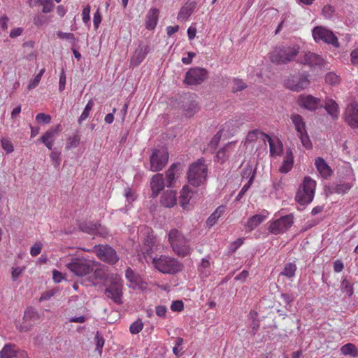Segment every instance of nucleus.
<instances>
[{
    "label": "nucleus",
    "mask_w": 358,
    "mask_h": 358,
    "mask_svg": "<svg viewBox=\"0 0 358 358\" xmlns=\"http://www.w3.org/2000/svg\"><path fill=\"white\" fill-rule=\"evenodd\" d=\"M352 187V185L348 182H343L337 184L335 187V192L338 194H345L346 193L350 188Z\"/></svg>",
    "instance_id": "47"
},
{
    "label": "nucleus",
    "mask_w": 358,
    "mask_h": 358,
    "mask_svg": "<svg viewBox=\"0 0 358 358\" xmlns=\"http://www.w3.org/2000/svg\"><path fill=\"white\" fill-rule=\"evenodd\" d=\"M106 296L117 304H122V285L119 282H112L105 289Z\"/></svg>",
    "instance_id": "14"
},
{
    "label": "nucleus",
    "mask_w": 358,
    "mask_h": 358,
    "mask_svg": "<svg viewBox=\"0 0 358 358\" xmlns=\"http://www.w3.org/2000/svg\"><path fill=\"white\" fill-rule=\"evenodd\" d=\"M39 318L38 313L35 310L34 308L30 307L27 308L24 314L23 320L26 323L32 322L37 320Z\"/></svg>",
    "instance_id": "34"
},
{
    "label": "nucleus",
    "mask_w": 358,
    "mask_h": 358,
    "mask_svg": "<svg viewBox=\"0 0 358 358\" xmlns=\"http://www.w3.org/2000/svg\"><path fill=\"white\" fill-rule=\"evenodd\" d=\"M45 72V69H43L40 71V72L34 77V78L30 82V83L28 85V88L29 90L32 88H35L38 84L39 83L42 76L43 75Z\"/></svg>",
    "instance_id": "50"
},
{
    "label": "nucleus",
    "mask_w": 358,
    "mask_h": 358,
    "mask_svg": "<svg viewBox=\"0 0 358 358\" xmlns=\"http://www.w3.org/2000/svg\"><path fill=\"white\" fill-rule=\"evenodd\" d=\"M17 350L15 344L7 343L0 351V358H15Z\"/></svg>",
    "instance_id": "27"
},
{
    "label": "nucleus",
    "mask_w": 358,
    "mask_h": 358,
    "mask_svg": "<svg viewBox=\"0 0 358 358\" xmlns=\"http://www.w3.org/2000/svg\"><path fill=\"white\" fill-rule=\"evenodd\" d=\"M351 62L354 65H358V49L353 50L350 53Z\"/></svg>",
    "instance_id": "64"
},
{
    "label": "nucleus",
    "mask_w": 358,
    "mask_h": 358,
    "mask_svg": "<svg viewBox=\"0 0 358 358\" xmlns=\"http://www.w3.org/2000/svg\"><path fill=\"white\" fill-rule=\"evenodd\" d=\"M46 22L45 17L43 15H36L34 18V24L38 27L43 26Z\"/></svg>",
    "instance_id": "60"
},
{
    "label": "nucleus",
    "mask_w": 358,
    "mask_h": 358,
    "mask_svg": "<svg viewBox=\"0 0 358 358\" xmlns=\"http://www.w3.org/2000/svg\"><path fill=\"white\" fill-rule=\"evenodd\" d=\"M159 10L157 8H151L145 16V27L148 30L155 28L159 18Z\"/></svg>",
    "instance_id": "20"
},
{
    "label": "nucleus",
    "mask_w": 358,
    "mask_h": 358,
    "mask_svg": "<svg viewBox=\"0 0 358 358\" xmlns=\"http://www.w3.org/2000/svg\"><path fill=\"white\" fill-rule=\"evenodd\" d=\"M295 129L299 134L306 131V124L303 117L299 114H292L290 117Z\"/></svg>",
    "instance_id": "29"
},
{
    "label": "nucleus",
    "mask_w": 358,
    "mask_h": 358,
    "mask_svg": "<svg viewBox=\"0 0 358 358\" xmlns=\"http://www.w3.org/2000/svg\"><path fill=\"white\" fill-rule=\"evenodd\" d=\"M326 83H329L331 85H334L336 83H338L340 81L339 77L335 74L334 73H329L325 76Z\"/></svg>",
    "instance_id": "49"
},
{
    "label": "nucleus",
    "mask_w": 358,
    "mask_h": 358,
    "mask_svg": "<svg viewBox=\"0 0 358 358\" xmlns=\"http://www.w3.org/2000/svg\"><path fill=\"white\" fill-rule=\"evenodd\" d=\"M80 138L78 135H75L72 137H70L67 139L66 149L70 150L73 148H76L80 143Z\"/></svg>",
    "instance_id": "44"
},
{
    "label": "nucleus",
    "mask_w": 358,
    "mask_h": 358,
    "mask_svg": "<svg viewBox=\"0 0 358 358\" xmlns=\"http://www.w3.org/2000/svg\"><path fill=\"white\" fill-rule=\"evenodd\" d=\"M161 203L165 207H173L176 203V192L173 190L165 192L162 196Z\"/></svg>",
    "instance_id": "25"
},
{
    "label": "nucleus",
    "mask_w": 358,
    "mask_h": 358,
    "mask_svg": "<svg viewBox=\"0 0 358 358\" xmlns=\"http://www.w3.org/2000/svg\"><path fill=\"white\" fill-rule=\"evenodd\" d=\"M225 207L224 206H220L216 210L210 215V216L206 220V224L210 227L215 224L217 220L224 213Z\"/></svg>",
    "instance_id": "30"
},
{
    "label": "nucleus",
    "mask_w": 358,
    "mask_h": 358,
    "mask_svg": "<svg viewBox=\"0 0 358 358\" xmlns=\"http://www.w3.org/2000/svg\"><path fill=\"white\" fill-rule=\"evenodd\" d=\"M258 134L262 135V133L257 129L250 131L247 135V141L250 142L255 141L257 138Z\"/></svg>",
    "instance_id": "63"
},
{
    "label": "nucleus",
    "mask_w": 358,
    "mask_h": 358,
    "mask_svg": "<svg viewBox=\"0 0 358 358\" xmlns=\"http://www.w3.org/2000/svg\"><path fill=\"white\" fill-rule=\"evenodd\" d=\"M62 131V127L60 124L56 127H52L48 130L41 138L40 141L43 143H48V141H54V137L56 134Z\"/></svg>",
    "instance_id": "31"
},
{
    "label": "nucleus",
    "mask_w": 358,
    "mask_h": 358,
    "mask_svg": "<svg viewBox=\"0 0 358 358\" xmlns=\"http://www.w3.org/2000/svg\"><path fill=\"white\" fill-rule=\"evenodd\" d=\"M208 77L207 69L201 67L191 68L185 73V82L189 85H197L203 83Z\"/></svg>",
    "instance_id": "11"
},
{
    "label": "nucleus",
    "mask_w": 358,
    "mask_h": 358,
    "mask_svg": "<svg viewBox=\"0 0 358 358\" xmlns=\"http://www.w3.org/2000/svg\"><path fill=\"white\" fill-rule=\"evenodd\" d=\"M50 158L52 161L53 165L57 168L60 164V152L57 151H52L50 154Z\"/></svg>",
    "instance_id": "56"
},
{
    "label": "nucleus",
    "mask_w": 358,
    "mask_h": 358,
    "mask_svg": "<svg viewBox=\"0 0 358 358\" xmlns=\"http://www.w3.org/2000/svg\"><path fill=\"white\" fill-rule=\"evenodd\" d=\"M324 108L333 120L338 118V105L335 101L328 100L325 103Z\"/></svg>",
    "instance_id": "28"
},
{
    "label": "nucleus",
    "mask_w": 358,
    "mask_h": 358,
    "mask_svg": "<svg viewBox=\"0 0 358 358\" xmlns=\"http://www.w3.org/2000/svg\"><path fill=\"white\" fill-rule=\"evenodd\" d=\"M208 167L205 164V159L200 158L192 163L187 172L188 182L193 187H199L204 183L206 180Z\"/></svg>",
    "instance_id": "2"
},
{
    "label": "nucleus",
    "mask_w": 358,
    "mask_h": 358,
    "mask_svg": "<svg viewBox=\"0 0 358 358\" xmlns=\"http://www.w3.org/2000/svg\"><path fill=\"white\" fill-rule=\"evenodd\" d=\"M254 181V174L250 177V180L248 181V182L242 187L240 192L237 195L236 198V201H239L241 199L243 196L245 194V192L248 190V189L252 185V182Z\"/></svg>",
    "instance_id": "46"
},
{
    "label": "nucleus",
    "mask_w": 358,
    "mask_h": 358,
    "mask_svg": "<svg viewBox=\"0 0 358 358\" xmlns=\"http://www.w3.org/2000/svg\"><path fill=\"white\" fill-rule=\"evenodd\" d=\"M101 14L99 11V10L98 9L96 13L94 14V17H93V23H94V29H97L99 28V26L101 22Z\"/></svg>",
    "instance_id": "59"
},
{
    "label": "nucleus",
    "mask_w": 358,
    "mask_h": 358,
    "mask_svg": "<svg viewBox=\"0 0 358 358\" xmlns=\"http://www.w3.org/2000/svg\"><path fill=\"white\" fill-rule=\"evenodd\" d=\"M315 164L317 167V171L324 178H327L331 176V170L327 162L322 157H317L315 159Z\"/></svg>",
    "instance_id": "26"
},
{
    "label": "nucleus",
    "mask_w": 358,
    "mask_h": 358,
    "mask_svg": "<svg viewBox=\"0 0 358 358\" xmlns=\"http://www.w3.org/2000/svg\"><path fill=\"white\" fill-rule=\"evenodd\" d=\"M90 6L89 5L86 6L82 12V18L83 21L85 24H89L90 21Z\"/></svg>",
    "instance_id": "55"
},
{
    "label": "nucleus",
    "mask_w": 358,
    "mask_h": 358,
    "mask_svg": "<svg viewBox=\"0 0 358 358\" xmlns=\"http://www.w3.org/2000/svg\"><path fill=\"white\" fill-rule=\"evenodd\" d=\"M184 308V303L182 301L177 300L173 301L171 306V309L173 311H178L180 312Z\"/></svg>",
    "instance_id": "57"
},
{
    "label": "nucleus",
    "mask_w": 358,
    "mask_h": 358,
    "mask_svg": "<svg viewBox=\"0 0 358 358\" xmlns=\"http://www.w3.org/2000/svg\"><path fill=\"white\" fill-rule=\"evenodd\" d=\"M196 7V3L187 2L180 10L178 15V20L183 22L186 21L192 14Z\"/></svg>",
    "instance_id": "22"
},
{
    "label": "nucleus",
    "mask_w": 358,
    "mask_h": 358,
    "mask_svg": "<svg viewBox=\"0 0 358 358\" xmlns=\"http://www.w3.org/2000/svg\"><path fill=\"white\" fill-rule=\"evenodd\" d=\"M262 136H263V140L264 141L267 140L269 143L271 155H280L282 150V143L280 141H278L277 144H275L271 136L264 133H262Z\"/></svg>",
    "instance_id": "24"
},
{
    "label": "nucleus",
    "mask_w": 358,
    "mask_h": 358,
    "mask_svg": "<svg viewBox=\"0 0 358 358\" xmlns=\"http://www.w3.org/2000/svg\"><path fill=\"white\" fill-rule=\"evenodd\" d=\"M152 264L156 269L165 274H176L184 268L183 264L177 259L166 255L153 258Z\"/></svg>",
    "instance_id": "3"
},
{
    "label": "nucleus",
    "mask_w": 358,
    "mask_h": 358,
    "mask_svg": "<svg viewBox=\"0 0 358 358\" xmlns=\"http://www.w3.org/2000/svg\"><path fill=\"white\" fill-rule=\"evenodd\" d=\"M210 266V262L206 258H203L199 266V270L201 273H205V269Z\"/></svg>",
    "instance_id": "61"
},
{
    "label": "nucleus",
    "mask_w": 358,
    "mask_h": 358,
    "mask_svg": "<svg viewBox=\"0 0 358 358\" xmlns=\"http://www.w3.org/2000/svg\"><path fill=\"white\" fill-rule=\"evenodd\" d=\"M299 104L309 110H315L319 107H322L321 100L311 95L301 96L299 99Z\"/></svg>",
    "instance_id": "17"
},
{
    "label": "nucleus",
    "mask_w": 358,
    "mask_h": 358,
    "mask_svg": "<svg viewBox=\"0 0 358 358\" xmlns=\"http://www.w3.org/2000/svg\"><path fill=\"white\" fill-rule=\"evenodd\" d=\"M150 51V48L147 45H139L136 49L132 57L131 58L130 64L133 66H138L146 57Z\"/></svg>",
    "instance_id": "16"
},
{
    "label": "nucleus",
    "mask_w": 358,
    "mask_h": 358,
    "mask_svg": "<svg viewBox=\"0 0 358 358\" xmlns=\"http://www.w3.org/2000/svg\"><path fill=\"white\" fill-rule=\"evenodd\" d=\"M36 120L38 123L49 124L51 120V117L49 115L41 113L36 115Z\"/></svg>",
    "instance_id": "53"
},
{
    "label": "nucleus",
    "mask_w": 358,
    "mask_h": 358,
    "mask_svg": "<svg viewBox=\"0 0 358 358\" xmlns=\"http://www.w3.org/2000/svg\"><path fill=\"white\" fill-rule=\"evenodd\" d=\"M1 146L4 150H6L8 153L12 152L13 151V146L10 140L7 138L1 139Z\"/></svg>",
    "instance_id": "54"
},
{
    "label": "nucleus",
    "mask_w": 358,
    "mask_h": 358,
    "mask_svg": "<svg viewBox=\"0 0 358 358\" xmlns=\"http://www.w3.org/2000/svg\"><path fill=\"white\" fill-rule=\"evenodd\" d=\"M155 245L154 236L148 234L143 243V250L144 253L150 255L152 252V248Z\"/></svg>",
    "instance_id": "36"
},
{
    "label": "nucleus",
    "mask_w": 358,
    "mask_h": 358,
    "mask_svg": "<svg viewBox=\"0 0 358 358\" xmlns=\"http://www.w3.org/2000/svg\"><path fill=\"white\" fill-rule=\"evenodd\" d=\"M33 325V323L32 322H24V321L23 320V322L22 324H21L20 325H17V328L19 329V331H22V332H26V331H28L31 326Z\"/></svg>",
    "instance_id": "62"
},
{
    "label": "nucleus",
    "mask_w": 358,
    "mask_h": 358,
    "mask_svg": "<svg viewBox=\"0 0 358 358\" xmlns=\"http://www.w3.org/2000/svg\"><path fill=\"white\" fill-rule=\"evenodd\" d=\"M301 64L308 65L310 67H322L324 64V59L319 55L308 52L304 54L303 59L301 61Z\"/></svg>",
    "instance_id": "18"
},
{
    "label": "nucleus",
    "mask_w": 358,
    "mask_h": 358,
    "mask_svg": "<svg viewBox=\"0 0 358 358\" xmlns=\"http://www.w3.org/2000/svg\"><path fill=\"white\" fill-rule=\"evenodd\" d=\"M95 341H96V350L98 351V352L101 355L102 352V348L104 345V339L100 335L99 331L96 332L95 335Z\"/></svg>",
    "instance_id": "48"
},
{
    "label": "nucleus",
    "mask_w": 358,
    "mask_h": 358,
    "mask_svg": "<svg viewBox=\"0 0 358 358\" xmlns=\"http://www.w3.org/2000/svg\"><path fill=\"white\" fill-rule=\"evenodd\" d=\"M150 187L152 191V196L153 198L157 197L164 187V180L162 174L157 173L152 178Z\"/></svg>",
    "instance_id": "19"
},
{
    "label": "nucleus",
    "mask_w": 358,
    "mask_h": 358,
    "mask_svg": "<svg viewBox=\"0 0 358 358\" xmlns=\"http://www.w3.org/2000/svg\"><path fill=\"white\" fill-rule=\"evenodd\" d=\"M57 36L60 39L69 40V41H71L73 43H74L76 41L74 34L72 33H66V32H62L61 31H59L57 32Z\"/></svg>",
    "instance_id": "51"
},
{
    "label": "nucleus",
    "mask_w": 358,
    "mask_h": 358,
    "mask_svg": "<svg viewBox=\"0 0 358 358\" xmlns=\"http://www.w3.org/2000/svg\"><path fill=\"white\" fill-rule=\"evenodd\" d=\"M265 217V216L262 215H255L249 219L247 223V227L250 231H252L263 222Z\"/></svg>",
    "instance_id": "35"
},
{
    "label": "nucleus",
    "mask_w": 358,
    "mask_h": 358,
    "mask_svg": "<svg viewBox=\"0 0 358 358\" xmlns=\"http://www.w3.org/2000/svg\"><path fill=\"white\" fill-rule=\"evenodd\" d=\"M309 80L304 75L293 76L291 80H288L287 87L289 90H303L308 87Z\"/></svg>",
    "instance_id": "15"
},
{
    "label": "nucleus",
    "mask_w": 358,
    "mask_h": 358,
    "mask_svg": "<svg viewBox=\"0 0 358 358\" xmlns=\"http://www.w3.org/2000/svg\"><path fill=\"white\" fill-rule=\"evenodd\" d=\"M294 217L292 214L282 216L273 222L269 226V231L273 234L284 233L291 227L294 222Z\"/></svg>",
    "instance_id": "12"
},
{
    "label": "nucleus",
    "mask_w": 358,
    "mask_h": 358,
    "mask_svg": "<svg viewBox=\"0 0 358 358\" xmlns=\"http://www.w3.org/2000/svg\"><path fill=\"white\" fill-rule=\"evenodd\" d=\"M42 244L40 243H36L30 249V254L33 257H36L39 255L41 252Z\"/></svg>",
    "instance_id": "58"
},
{
    "label": "nucleus",
    "mask_w": 358,
    "mask_h": 358,
    "mask_svg": "<svg viewBox=\"0 0 358 358\" xmlns=\"http://www.w3.org/2000/svg\"><path fill=\"white\" fill-rule=\"evenodd\" d=\"M313 37L315 42L320 41L327 44H331L335 48L339 47L338 38L331 30H329L322 26L315 27L312 31Z\"/></svg>",
    "instance_id": "9"
},
{
    "label": "nucleus",
    "mask_w": 358,
    "mask_h": 358,
    "mask_svg": "<svg viewBox=\"0 0 358 358\" xmlns=\"http://www.w3.org/2000/svg\"><path fill=\"white\" fill-rule=\"evenodd\" d=\"M256 171L253 170L252 166L250 164H247L242 170L241 176L242 178H250V177L254 174V177L255 176Z\"/></svg>",
    "instance_id": "45"
},
{
    "label": "nucleus",
    "mask_w": 358,
    "mask_h": 358,
    "mask_svg": "<svg viewBox=\"0 0 358 358\" xmlns=\"http://www.w3.org/2000/svg\"><path fill=\"white\" fill-rule=\"evenodd\" d=\"M180 163L173 164L166 172V178L168 187H172L173 182L175 180V175L180 166Z\"/></svg>",
    "instance_id": "33"
},
{
    "label": "nucleus",
    "mask_w": 358,
    "mask_h": 358,
    "mask_svg": "<svg viewBox=\"0 0 358 358\" xmlns=\"http://www.w3.org/2000/svg\"><path fill=\"white\" fill-rule=\"evenodd\" d=\"M191 194H192V191L187 186H184L179 197V202L183 208L189 203L192 197Z\"/></svg>",
    "instance_id": "32"
},
{
    "label": "nucleus",
    "mask_w": 358,
    "mask_h": 358,
    "mask_svg": "<svg viewBox=\"0 0 358 358\" xmlns=\"http://www.w3.org/2000/svg\"><path fill=\"white\" fill-rule=\"evenodd\" d=\"M95 264H98L83 257H72L66 266L77 276H85L93 271Z\"/></svg>",
    "instance_id": "7"
},
{
    "label": "nucleus",
    "mask_w": 358,
    "mask_h": 358,
    "mask_svg": "<svg viewBox=\"0 0 358 358\" xmlns=\"http://www.w3.org/2000/svg\"><path fill=\"white\" fill-rule=\"evenodd\" d=\"M197 99V96L194 93L184 92L178 100H175L173 105L181 108L186 117H191L200 109Z\"/></svg>",
    "instance_id": "4"
},
{
    "label": "nucleus",
    "mask_w": 358,
    "mask_h": 358,
    "mask_svg": "<svg viewBox=\"0 0 358 358\" xmlns=\"http://www.w3.org/2000/svg\"><path fill=\"white\" fill-rule=\"evenodd\" d=\"M169 161V153L165 149H155L150 157V168L153 172L163 169Z\"/></svg>",
    "instance_id": "10"
},
{
    "label": "nucleus",
    "mask_w": 358,
    "mask_h": 358,
    "mask_svg": "<svg viewBox=\"0 0 358 358\" xmlns=\"http://www.w3.org/2000/svg\"><path fill=\"white\" fill-rule=\"evenodd\" d=\"M125 277L131 283L138 284L140 280L139 275L136 274L130 267L125 271Z\"/></svg>",
    "instance_id": "41"
},
{
    "label": "nucleus",
    "mask_w": 358,
    "mask_h": 358,
    "mask_svg": "<svg viewBox=\"0 0 358 358\" xmlns=\"http://www.w3.org/2000/svg\"><path fill=\"white\" fill-rule=\"evenodd\" d=\"M299 138L301 140V142L302 145L306 148V149H310L312 148L313 144L311 141L310 140V138L308 135L307 131L300 133L298 134Z\"/></svg>",
    "instance_id": "42"
},
{
    "label": "nucleus",
    "mask_w": 358,
    "mask_h": 358,
    "mask_svg": "<svg viewBox=\"0 0 358 358\" xmlns=\"http://www.w3.org/2000/svg\"><path fill=\"white\" fill-rule=\"evenodd\" d=\"M294 156L293 152L290 148L287 149L286 155L282 162V164L280 168V171L282 173H287L293 167Z\"/></svg>",
    "instance_id": "23"
},
{
    "label": "nucleus",
    "mask_w": 358,
    "mask_h": 358,
    "mask_svg": "<svg viewBox=\"0 0 358 358\" xmlns=\"http://www.w3.org/2000/svg\"><path fill=\"white\" fill-rule=\"evenodd\" d=\"M143 322L141 320H137L130 325L129 331L132 334H137L143 329Z\"/></svg>",
    "instance_id": "43"
},
{
    "label": "nucleus",
    "mask_w": 358,
    "mask_h": 358,
    "mask_svg": "<svg viewBox=\"0 0 358 358\" xmlns=\"http://www.w3.org/2000/svg\"><path fill=\"white\" fill-rule=\"evenodd\" d=\"M92 252L96 254L100 260L110 265L115 264L119 260V256L116 250L107 244L96 245L93 247Z\"/></svg>",
    "instance_id": "8"
},
{
    "label": "nucleus",
    "mask_w": 358,
    "mask_h": 358,
    "mask_svg": "<svg viewBox=\"0 0 358 358\" xmlns=\"http://www.w3.org/2000/svg\"><path fill=\"white\" fill-rule=\"evenodd\" d=\"M81 231L88 234H99L101 236H104L105 232H103V229L101 224L92 222H84L80 224Z\"/></svg>",
    "instance_id": "21"
},
{
    "label": "nucleus",
    "mask_w": 358,
    "mask_h": 358,
    "mask_svg": "<svg viewBox=\"0 0 358 358\" xmlns=\"http://www.w3.org/2000/svg\"><path fill=\"white\" fill-rule=\"evenodd\" d=\"M168 241L176 255L185 257L191 254L192 248L189 240L178 229H173L168 234Z\"/></svg>",
    "instance_id": "1"
},
{
    "label": "nucleus",
    "mask_w": 358,
    "mask_h": 358,
    "mask_svg": "<svg viewBox=\"0 0 358 358\" xmlns=\"http://www.w3.org/2000/svg\"><path fill=\"white\" fill-rule=\"evenodd\" d=\"M93 106L94 101H92V99L89 100L81 115L78 118V122L79 124H80L83 120H86L88 117L90 111L91 110Z\"/></svg>",
    "instance_id": "40"
},
{
    "label": "nucleus",
    "mask_w": 358,
    "mask_h": 358,
    "mask_svg": "<svg viewBox=\"0 0 358 358\" xmlns=\"http://www.w3.org/2000/svg\"><path fill=\"white\" fill-rule=\"evenodd\" d=\"M233 143H228L226 146L221 148L217 153L216 157L218 161L222 164L229 157V149L233 146Z\"/></svg>",
    "instance_id": "38"
},
{
    "label": "nucleus",
    "mask_w": 358,
    "mask_h": 358,
    "mask_svg": "<svg viewBox=\"0 0 358 358\" xmlns=\"http://www.w3.org/2000/svg\"><path fill=\"white\" fill-rule=\"evenodd\" d=\"M316 182L310 176L304 178L303 185L299 189L295 200L301 205H306L310 203L315 195Z\"/></svg>",
    "instance_id": "6"
},
{
    "label": "nucleus",
    "mask_w": 358,
    "mask_h": 358,
    "mask_svg": "<svg viewBox=\"0 0 358 358\" xmlns=\"http://www.w3.org/2000/svg\"><path fill=\"white\" fill-rule=\"evenodd\" d=\"M341 352L344 355H351L353 357L358 356V352L355 345L352 343H347L341 347Z\"/></svg>",
    "instance_id": "37"
},
{
    "label": "nucleus",
    "mask_w": 358,
    "mask_h": 358,
    "mask_svg": "<svg viewBox=\"0 0 358 358\" xmlns=\"http://www.w3.org/2000/svg\"><path fill=\"white\" fill-rule=\"evenodd\" d=\"M345 122L352 129L358 128V102L353 101L348 103L343 113Z\"/></svg>",
    "instance_id": "13"
},
{
    "label": "nucleus",
    "mask_w": 358,
    "mask_h": 358,
    "mask_svg": "<svg viewBox=\"0 0 358 358\" xmlns=\"http://www.w3.org/2000/svg\"><path fill=\"white\" fill-rule=\"evenodd\" d=\"M297 45L275 48L270 54L271 62L276 64H286L291 62L299 54Z\"/></svg>",
    "instance_id": "5"
},
{
    "label": "nucleus",
    "mask_w": 358,
    "mask_h": 358,
    "mask_svg": "<svg viewBox=\"0 0 358 358\" xmlns=\"http://www.w3.org/2000/svg\"><path fill=\"white\" fill-rule=\"evenodd\" d=\"M341 288L342 289L346 292L349 296H351L353 294V288L350 282L344 279L341 282Z\"/></svg>",
    "instance_id": "52"
},
{
    "label": "nucleus",
    "mask_w": 358,
    "mask_h": 358,
    "mask_svg": "<svg viewBox=\"0 0 358 358\" xmlns=\"http://www.w3.org/2000/svg\"><path fill=\"white\" fill-rule=\"evenodd\" d=\"M296 266L293 263L286 264L283 271L280 273L282 275L291 278L294 276Z\"/></svg>",
    "instance_id": "39"
}]
</instances>
